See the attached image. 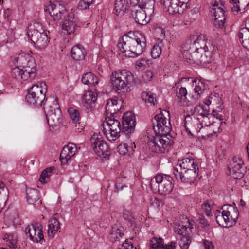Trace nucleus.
Listing matches in <instances>:
<instances>
[{
	"mask_svg": "<svg viewBox=\"0 0 249 249\" xmlns=\"http://www.w3.org/2000/svg\"><path fill=\"white\" fill-rule=\"evenodd\" d=\"M118 47L124 55L128 57H136L142 53L146 47L145 36L138 31H130L124 35L122 42L117 44Z\"/></svg>",
	"mask_w": 249,
	"mask_h": 249,
	"instance_id": "obj_1",
	"label": "nucleus"
},
{
	"mask_svg": "<svg viewBox=\"0 0 249 249\" xmlns=\"http://www.w3.org/2000/svg\"><path fill=\"white\" fill-rule=\"evenodd\" d=\"M43 109L50 130L58 129L62 124L63 118L57 97H47Z\"/></svg>",
	"mask_w": 249,
	"mask_h": 249,
	"instance_id": "obj_2",
	"label": "nucleus"
},
{
	"mask_svg": "<svg viewBox=\"0 0 249 249\" xmlns=\"http://www.w3.org/2000/svg\"><path fill=\"white\" fill-rule=\"evenodd\" d=\"M111 83L119 93L130 92L132 90L131 87L136 84L133 74L127 70L113 72Z\"/></svg>",
	"mask_w": 249,
	"mask_h": 249,
	"instance_id": "obj_3",
	"label": "nucleus"
},
{
	"mask_svg": "<svg viewBox=\"0 0 249 249\" xmlns=\"http://www.w3.org/2000/svg\"><path fill=\"white\" fill-rule=\"evenodd\" d=\"M27 35L32 43L39 49L45 48L49 43V38L42 25L39 22L34 21L28 28Z\"/></svg>",
	"mask_w": 249,
	"mask_h": 249,
	"instance_id": "obj_4",
	"label": "nucleus"
},
{
	"mask_svg": "<svg viewBox=\"0 0 249 249\" xmlns=\"http://www.w3.org/2000/svg\"><path fill=\"white\" fill-rule=\"evenodd\" d=\"M47 90V86L44 82L34 85L28 90V94L26 96L27 102L36 107L44 105L47 98L45 96Z\"/></svg>",
	"mask_w": 249,
	"mask_h": 249,
	"instance_id": "obj_5",
	"label": "nucleus"
},
{
	"mask_svg": "<svg viewBox=\"0 0 249 249\" xmlns=\"http://www.w3.org/2000/svg\"><path fill=\"white\" fill-rule=\"evenodd\" d=\"M154 2L153 0L139 1L138 3L132 4L133 6L131 9V16L135 22L140 25H146V12L151 14L154 11Z\"/></svg>",
	"mask_w": 249,
	"mask_h": 249,
	"instance_id": "obj_6",
	"label": "nucleus"
},
{
	"mask_svg": "<svg viewBox=\"0 0 249 249\" xmlns=\"http://www.w3.org/2000/svg\"><path fill=\"white\" fill-rule=\"evenodd\" d=\"M173 178L169 175L159 174L151 179L150 187L155 192H158L161 195L169 194L174 188Z\"/></svg>",
	"mask_w": 249,
	"mask_h": 249,
	"instance_id": "obj_7",
	"label": "nucleus"
},
{
	"mask_svg": "<svg viewBox=\"0 0 249 249\" xmlns=\"http://www.w3.org/2000/svg\"><path fill=\"white\" fill-rule=\"evenodd\" d=\"M173 143L172 137L169 134L155 133L153 140L149 143V149L153 152L163 153L166 148L172 145Z\"/></svg>",
	"mask_w": 249,
	"mask_h": 249,
	"instance_id": "obj_8",
	"label": "nucleus"
},
{
	"mask_svg": "<svg viewBox=\"0 0 249 249\" xmlns=\"http://www.w3.org/2000/svg\"><path fill=\"white\" fill-rule=\"evenodd\" d=\"M167 114L169 116L170 113L168 111L164 110L160 113L156 114L151 120L153 129L155 133L160 134H169L171 130V125L168 119V123L167 122V119L165 115Z\"/></svg>",
	"mask_w": 249,
	"mask_h": 249,
	"instance_id": "obj_9",
	"label": "nucleus"
},
{
	"mask_svg": "<svg viewBox=\"0 0 249 249\" xmlns=\"http://www.w3.org/2000/svg\"><path fill=\"white\" fill-rule=\"evenodd\" d=\"M101 135L94 133L90 138L92 147L100 158H108L110 154L107 143L102 139Z\"/></svg>",
	"mask_w": 249,
	"mask_h": 249,
	"instance_id": "obj_10",
	"label": "nucleus"
},
{
	"mask_svg": "<svg viewBox=\"0 0 249 249\" xmlns=\"http://www.w3.org/2000/svg\"><path fill=\"white\" fill-rule=\"evenodd\" d=\"M106 119L107 124L109 127L110 133L108 134L107 132V131L104 127V123L102 124L103 132L108 141H115L119 137L120 133L122 134V127H121L120 122L114 117L107 116L106 117Z\"/></svg>",
	"mask_w": 249,
	"mask_h": 249,
	"instance_id": "obj_11",
	"label": "nucleus"
},
{
	"mask_svg": "<svg viewBox=\"0 0 249 249\" xmlns=\"http://www.w3.org/2000/svg\"><path fill=\"white\" fill-rule=\"evenodd\" d=\"M188 0H161L163 8L169 14H181L187 8Z\"/></svg>",
	"mask_w": 249,
	"mask_h": 249,
	"instance_id": "obj_12",
	"label": "nucleus"
},
{
	"mask_svg": "<svg viewBox=\"0 0 249 249\" xmlns=\"http://www.w3.org/2000/svg\"><path fill=\"white\" fill-rule=\"evenodd\" d=\"M173 174L178 180L184 183H194L198 176V167H194L192 169L181 170V168L177 171H173Z\"/></svg>",
	"mask_w": 249,
	"mask_h": 249,
	"instance_id": "obj_13",
	"label": "nucleus"
},
{
	"mask_svg": "<svg viewBox=\"0 0 249 249\" xmlns=\"http://www.w3.org/2000/svg\"><path fill=\"white\" fill-rule=\"evenodd\" d=\"M206 36L202 34H194L189 36L187 42L192 46V50H199L200 53L205 52V50H209L210 42L206 41Z\"/></svg>",
	"mask_w": 249,
	"mask_h": 249,
	"instance_id": "obj_14",
	"label": "nucleus"
},
{
	"mask_svg": "<svg viewBox=\"0 0 249 249\" xmlns=\"http://www.w3.org/2000/svg\"><path fill=\"white\" fill-rule=\"evenodd\" d=\"M136 125L135 115L131 112H126L122 117V135H124L127 138L134 132Z\"/></svg>",
	"mask_w": 249,
	"mask_h": 249,
	"instance_id": "obj_15",
	"label": "nucleus"
},
{
	"mask_svg": "<svg viewBox=\"0 0 249 249\" xmlns=\"http://www.w3.org/2000/svg\"><path fill=\"white\" fill-rule=\"evenodd\" d=\"M78 21L77 13H75L73 9L67 15V17L61 25L62 29L66 31V33L70 34L72 33L77 32L80 27L77 25L76 23Z\"/></svg>",
	"mask_w": 249,
	"mask_h": 249,
	"instance_id": "obj_16",
	"label": "nucleus"
},
{
	"mask_svg": "<svg viewBox=\"0 0 249 249\" xmlns=\"http://www.w3.org/2000/svg\"><path fill=\"white\" fill-rule=\"evenodd\" d=\"M184 51L182 54L186 61L189 63H194L198 65L200 60V51L199 50H192V46L187 42L183 47Z\"/></svg>",
	"mask_w": 249,
	"mask_h": 249,
	"instance_id": "obj_17",
	"label": "nucleus"
},
{
	"mask_svg": "<svg viewBox=\"0 0 249 249\" xmlns=\"http://www.w3.org/2000/svg\"><path fill=\"white\" fill-rule=\"evenodd\" d=\"M203 123L204 121H203V120L200 121L198 118L196 117L193 115H188L185 117L184 119V126L186 130L188 132V133L191 135H193L191 130L197 131L199 128L202 127Z\"/></svg>",
	"mask_w": 249,
	"mask_h": 249,
	"instance_id": "obj_18",
	"label": "nucleus"
},
{
	"mask_svg": "<svg viewBox=\"0 0 249 249\" xmlns=\"http://www.w3.org/2000/svg\"><path fill=\"white\" fill-rule=\"evenodd\" d=\"M46 11H48L54 20H59L63 17H65L66 10L65 7L59 3H53L49 5Z\"/></svg>",
	"mask_w": 249,
	"mask_h": 249,
	"instance_id": "obj_19",
	"label": "nucleus"
},
{
	"mask_svg": "<svg viewBox=\"0 0 249 249\" xmlns=\"http://www.w3.org/2000/svg\"><path fill=\"white\" fill-rule=\"evenodd\" d=\"M25 232L27 235H29L30 239L34 242H38L44 240L43 231L37 225H28L25 228Z\"/></svg>",
	"mask_w": 249,
	"mask_h": 249,
	"instance_id": "obj_20",
	"label": "nucleus"
},
{
	"mask_svg": "<svg viewBox=\"0 0 249 249\" xmlns=\"http://www.w3.org/2000/svg\"><path fill=\"white\" fill-rule=\"evenodd\" d=\"M76 146L73 143L68 144L64 146L60 154V160L62 164H66L71 158L74 156Z\"/></svg>",
	"mask_w": 249,
	"mask_h": 249,
	"instance_id": "obj_21",
	"label": "nucleus"
},
{
	"mask_svg": "<svg viewBox=\"0 0 249 249\" xmlns=\"http://www.w3.org/2000/svg\"><path fill=\"white\" fill-rule=\"evenodd\" d=\"M36 66L35 61L32 58L27 61L26 65L21 66L23 71V80H27L29 78H34L36 77Z\"/></svg>",
	"mask_w": 249,
	"mask_h": 249,
	"instance_id": "obj_22",
	"label": "nucleus"
},
{
	"mask_svg": "<svg viewBox=\"0 0 249 249\" xmlns=\"http://www.w3.org/2000/svg\"><path fill=\"white\" fill-rule=\"evenodd\" d=\"M176 244L175 242L172 241L164 245L162 238L154 237L151 240L150 249H175Z\"/></svg>",
	"mask_w": 249,
	"mask_h": 249,
	"instance_id": "obj_23",
	"label": "nucleus"
},
{
	"mask_svg": "<svg viewBox=\"0 0 249 249\" xmlns=\"http://www.w3.org/2000/svg\"><path fill=\"white\" fill-rule=\"evenodd\" d=\"M194 167H198L195 160L192 158H184L181 160H178V163L174 166L173 171H177L181 168V170L192 169Z\"/></svg>",
	"mask_w": 249,
	"mask_h": 249,
	"instance_id": "obj_24",
	"label": "nucleus"
},
{
	"mask_svg": "<svg viewBox=\"0 0 249 249\" xmlns=\"http://www.w3.org/2000/svg\"><path fill=\"white\" fill-rule=\"evenodd\" d=\"M204 121L202 127L199 128V129L196 131L199 135V137L202 139H206L213 136V134L215 133V132L213 130L211 127V125L213 123L209 122L208 124L206 122L205 120Z\"/></svg>",
	"mask_w": 249,
	"mask_h": 249,
	"instance_id": "obj_25",
	"label": "nucleus"
},
{
	"mask_svg": "<svg viewBox=\"0 0 249 249\" xmlns=\"http://www.w3.org/2000/svg\"><path fill=\"white\" fill-rule=\"evenodd\" d=\"M228 169L232 177L235 179H241L244 177V169L240 163L234 162L231 164L228 167Z\"/></svg>",
	"mask_w": 249,
	"mask_h": 249,
	"instance_id": "obj_26",
	"label": "nucleus"
},
{
	"mask_svg": "<svg viewBox=\"0 0 249 249\" xmlns=\"http://www.w3.org/2000/svg\"><path fill=\"white\" fill-rule=\"evenodd\" d=\"M26 199L28 203L34 205H39L41 203L40 200L39 192L35 189L28 188L26 189Z\"/></svg>",
	"mask_w": 249,
	"mask_h": 249,
	"instance_id": "obj_27",
	"label": "nucleus"
},
{
	"mask_svg": "<svg viewBox=\"0 0 249 249\" xmlns=\"http://www.w3.org/2000/svg\"><path fill=\"white\" fill-rule=\"evenodd\" d=\"M97 94L92 91H88L83 95V102L84 106L88 109H91L94 107V104L97 101Z\"/></svg>",
	"mask_w": 249,
	"mask_h": 249,
	"instance_id": "obj_28",
	"label": "nucleus"
},
{
	"mask_svg": "<svg viewBox=\"0 0 249 249\" xmlns=\"http://www.w3.org/2000/svg\"><path fill=\"white\" fill-rule=\"evenodd\" d=\"M120 109V106L118 105V100L116 99H109L107 101L106 111L107 117H114V115L116 114Z\"/></svg>",
	"mask_w": 249,
	"mask_h": 249,
	"instance_id": "obj_29",
	"label": "nucleus"
},
{
	"mask_svg": "<svg viewBox=\"0 0 249 249\" xmlns=\"http://www.w3.org/2000/svg\"><path fill=\"white\" fill-rule=\"evenodd\" d=\"M128 2L125 0H115L114 13L117 16L122 17L128 10Z\"/></svg>",
	"mask_w": 249,
	"mask_h": 249,
	"instance_id": "obj_30",
	"label": "nucleus"
},
{
	"mask_svg": "<svg viewBox=\"0 0 249 249\" xmlns=\"http://www.w3.org/2000/svg\"><path fill=\"white\" fill-rule=\"evenodd\" d=\"M71 54L73 59L80 61L85 58L87 54V52L81 45H77L72 48Z\"/></svg>",
	"mask_w": 249,
	"mask_h": 249,
	"instance_id": "obj_31",
	"label": "nucleus"
},
{
	"mask_svg": "<svg viewBox=\"0 0 249 249\" xmlns=\"http://www.w3.org/2000/svg\"><path fill=\"white\" fill-rule=\"evenodd\" d=\"M240 42L243 46L247 49L249 47V26L246 24L245 28H241L238 33Z\"/></svg>",
	"mask_w": 249,
	"mask_h": 249,
	"instance_id": "obj_32",
	"label": "nucleus"
},
{
	"mask_svg": "<svg viewBox=\"0 0 249 249\" xmlns=\"http://www.w3.org/2000/svg\"><path fill=\"white\" fill-rule=\"evenodd\" d=\"M60 228V223L56 218H53L49 221L48 235L53 238Z\"/></svg>",
	"mask_w": 249,
	"mask_h": 249,
	"instance_id": "obj_33",
	"label": "nucleus"
},
{
	"mask_svg": "<svg viewBox=\"0 0 249 249\" xmlns=\"http://www.w3.org/2000/svg\"><path fill=\"white\" fill-rule=\"evenodd\" d=\"M194 113L201 116L203 118L210 120L211 114L209 113V107H206L204 105L196 106L194 108Z\"/></svg>",
	"mask_w": 249,
	"mask_h": 249,
	"instance_id": "obj_34",
	"label": "nucleus"
},
{
	"mask_svg": "<svg viewBox=\"0 0 249 249\" xmlns=\"http://www.w3.org/2000/svg\"><path fill=\"white\" fill-rule=\"evenodd\" d=\"M81 81L83 83L89 86H94L99 82L98 78L91 72H87L84 74Z\"/></svg>",
	"mask_w": 249,
	"mask_h": 249,
	"instance_id": "obj_35",
	"label": "nucleus"
},
{
	"mask_svg": "<svg viewBox=\"0 0 249 249\" xmlns=\"http://www.w3.org/2000/svg\"><path fill=\"white\" fill-rule=\"evenodd\" d=\"M209 47V50H205V52L200 53L198 65L204 66L211 62L212 60V52L213 47V46H210Z\"/></svg>",
	"mask_w": 249,
	"mask_h": 249,
	"instance_id": "obj_36",
	"label": "nucleus"
},
{
	"mask_svg": "<svg viewBox=\"0 0 249 249\" xmlns=\"http://www.w3.org/2000/svg\"><path fill=\"white\" fill-rule=\"evenodd\" d=\"M142 99L146 103H150L151 105H155L156 104V96L155 94H153L149 92H143L142 93L141 96Z\"/></svg>",
	"mask_w": 249,
	"mask_h": 249,
	"instance_id": "obj_37",
	"label": "nucleus"
},
{
	"mask_svg": "<svg viewBox=\"0 0 249 249\" xmlns=\"http://www.w3.org/2000/svg\"><path fill=\"white\" fill-rule=\"evenodd\" d=\"M226 214L221 212V210H219L215 214L216 221L219 226L223 227H227V225H231L230 223H226ZM228 222H227V223Z\"/></svg>",
	"mask_w": 249,
	"mask_h": 249,
	"instance_id": "obj_38",
	"label": "nucleus"
},
{
	"mask_svg": "<svg viewBox=\"0 0 249 249\" xmlns=\"http://www.w3.org/2000/svg\"><path fill=\"white\" fill-rule=\"evenodd\" d=\"M54 169L55 167L54 166H52L44 170L40 175V178L39 179V181L42 184L46 183L49 179L50 175H49V173H51Z\"/></svg>",
	"mask_w": 249,
	"mask_h": 249,
	"instance_id": "obj_39",
	"label": "nucleus"
},
{
	"mask_svg": "<svg viewBox=\"0 0 249 249\" xmlns=\"http://www.w3.org/2000/svg\"><path fill=\"white\" fill-rule=\"evenodd\" d=\"M230 1L232 2L233 5V6L231 8L232 11L236 13L240 11V7L245 8L249 3V2L248 1L244 2L243 0H231Z\"/></svg>",
	"mask_w": 249,
	"mask_h": 249,
	"instance_id": "obj_40",
	"label": "nucleus"
},
{
	"mask_svg": "<svg viewBox=\"0 0 249 249\" xmlns=\"http://www.w3.org/2000/svg\"><path fill=\"white\" fill-rule=\"evenodd\" d=\"M23 70L21 66H17L12 69L11 76L13 78L20 80H23Z\"/></svg>",
	"mask_w": 249,
	"mask_h": 249,
	"instance_id": "obj_41",
	"label": "nucleus"
},
{
	"mask_svg": "<svg viewBox=\"0 0 249 249\" xmlns=\"http://www.w3.org/2000/svg\"><path fill=\"white\" fill-rule=\"evenodd\" d=\"M174 231L177 234L181 235V237L189 235L188 227L181 224L175 226L174 228Z\"/></svg>",
	"mask_w": 249,
	"mask_h": 249,
	"instance_id": "obj_42",
	"label": "nucleus"
},
{
	"mask_svg": "<svg viewBox=\"0 0 249 249\" xmlns=\"http://www.w3.org/2000/svg\"><path fill=\"white\" fill-rule=\"evenodd\" d=\"M3 240L7 242V244L10 248H15L17 244V237L14 234H5L3 237Z\"/></svg>",
	"mask_w": 249,
	"mask_h": 249,
	"instance_id": "obj_43",
	"label": "nucleus"
},
{
	"mask_svg": "<svg viewBox=\"0 0 249 249\" xmlns=\"http://www.w3.org/2000/svg\"><path fill=\"white\" fill-rule=\"evenodd\" d=\"M193 83H195L196 86L194 90L196 93H197V98L200 96V94L202 93V90H204L205 86L202 82L198 79H194Z\"/></svg>",
	"mask_w": 249,
	"mask_h": 249,
	"instance_id": "obj_44",
	"label": "nucleus"
},
{
	"mask_svg": "<svg viewBox=\"0 0 249 249\" xmlns=\"http://www.w3.org/2000/svg\"><path fill=\"white\" fill-rule=\"evenodd\" d=\"M68 112L73 123H77L79 121L80 114L78 110L74 109L73 108H70L68 110Z\"/></svg>",
	"mask_w": 249,
	"mask_h": 249,
	"instance_id": "obj_45",
	"label": "nucleus"
},
{
	"mask_svg": "<svg viewBox=\"0 0 249 249\" xmlns=\"http://www.w3.org/2000/svg\"><path fill=\"white\" fill-rule=\"evenodd\" d=\"M191 242V239L189 235L182 236L179 242V246L181 249H188Z\"/></svg>",
	"mask_w": 249,
	"mask_h": 249,
	"instance_id": "obj_46",
	"label": "nucleus"
},
{
	"mask_svg": "<svg viewBox=\"0 0 249 249\" xmlns=\"http://www.w3.org/2000/svg\"><path fill=\"white\" fill-rule=\"evenodd\" d=\"M9 191L5 184L0 181V198H3V200H8Z\"/></svg>",
	"mask_w": 249,
	"mask_h": 249,
	"instance_id": "obj_47",
	"label": "nucleus"
},
{
	"mask_svg": "<svg viewBox=\"0 0 249 249\" xmlns=\"http://www.w3.org/2000/svg\"><path fill=\"white\" fill-rule=\"evenodd\" d=\"M187 94V90L184 87H181L178 91L176 92V97L178 101L181 102L184 101L186 99Z\"/></svg>",
	"mask_w": 249,
	"mask_h": 249,
	"instance_id": "obj_48",
	"label": "nucleus"
},
{
	"mask_svg": "<svg viewBox=\"0 0 249 249\" xmlns=\"http://www.w3.org/2000/svg\"><path fill=\"white\" fill-rule=\"evenodd\" d=\"M94 0H81L78 5V8L80 10H83L89 8Z\"/></svg>",
	"mask_w": 249,
	"mask_h": 249,
	"instance_id": "obj_49",
	"label": "nucleus"
},
{
	"mask_svg": "<svg viewBox=\"0 0 249 249\" xmlns=\"http://www.w3.org/2000/svg\"><path fill=\"white\" fill-rule=\"evenodd\" d=\"M161 53V49L159 45L155 44L151 49V55L152 58L156 59L160 56Z\"/></svg>",
	"mask_w": 249,
	"mask_h": 249,
	"instance_id": "obj_50",
	"label": "nucleus"
},
{
	"mask_svg": "<svg viewBox=\"0 0 249 249\" xmlns=\"http://www.w3.org/2000/svg\"><path fill=\"white\" fill-rule=\"evenodd\" d=\"M235 215L233 216L232 215H231V213H230L229 215H228V214H226V222H228L227 223H230L231 225H227V227H230L232 226L233 225L235 224L236 223V220L238 218V211L236 210V212H235Z\"/></svg>",
	"mask_w": 249,
	"mask_h": 249,
	"instance_id": "obj_51",
	"label": "nucleus"
},
{
	"mask_svg": "<svg viewBox=\"0 0 249 249\" xmlns=\"http://www.w3.org/2000/svg\"><path fill=\"white\" fill-rule=\"evenodd\" d=\"M111 238L113 239L114 241H117V239L120 237H122L124 235L123 231L118 228H112L111 231Z\"/></svg>",
	"mask_w": 249,
	"mask_h": 249,
	"instance_id": "obj_52",
	"label": "nucleus"
},
{
	"mask_svg": "<svg viewBox=\"0 0 249 249\" xmlns=\"http://www.w3.org/2000/svg\"><path fill=\"white\" fill-rule=\"evenodd\" d=\"M214 18L220 19L221 17L225 18L224 8H215L213 12Z\"/></svg>",
	"mask_w": 249,
	"mask_h": 249,
	"instance_id": "obj_53",
	"label": "nucleus"
},
{
	"mask_svg": "<svg viewBox=\"0 0 249 249\" xmlns=\"http://www.w3.org/2000/svg\"><path fill=\"white\" fill-rule=\"evenodd\" d=\"M222 211L221 212L222 213L227 214H228V215H229L230 213H231V211H233L234 212H236V209L232 207V206L231 205H224L222 208H221Z\"/></svg>",
	"mask_w": 249,
	"mask_h": 249,
	"instance_id": "obj_54",
	"label": "nucleus"
},
{
	"mask_svg": "<svg viewBox=\"0 0 249 249\" xmlns=\"http://www.w3.org/2000/svg\"><path fill=\"white\" fill-rule=\"evenodd\" d=\"M199 224L206 230H209V223L204 215H199L198 217Z\"/></svg>",
	"mask_w": 249,
	"mask_h": 249,
	"instance_id": "obj_55",
	"label": "nucleus"
},
{
	"mask_svg": "<svg viewBox=\"0 0 249 249\" xmlns=\"http://www.w3.org/2000/svg\"><path fill=\"white\" fill-rule=\"evenodd\" d=\"M123 217L125 220H127L130 224H133V217H132V215L129 211L124 210Z\"/></svg>",
	"mask_w": 249,
	"mask_h": 249,
	"instance_id": "obj_56",
	"label": "nucleus"
},
{
	"mask_svg": "<svg viewBox=\"0 0 249 249\" xmlns=\"http://www.w3.org/2000/svg\"><path fill=\"white\" fill-rule=\"evenodd\" d=\"M226 18H224L222 17H221L220 19L214 18V24L217 28H222L224 27V21Z\"/></svg>",
	"mask_w": 249,
	"mask_h": 249,
	"instance_id": "obj_57",
	"label": "nucleus"
},
{
	"mask_svg": "<svg viewBox=\"0 0 249 249\" xmlns=\"http://www.w3.org/2000/svg\"><path fill=\"white\" fill-rule=\"evenodd\" d=\"M127 144L124 143V144H120L118 147L117 149L118 152L120 154L125 155L127 154L128 151L127 150Z\"/></svg>",
	"mask_w": 249,
	"mask_h": 249,
	"instance_id": "obj_58",
	"label": "nucleus"
},
{
	"mask_svg": "<svg viewBox=\"0 0 249 249\" xmlns=\"http://www.w3.org/2000/svg\"><path fill=\"white\" fill-rule=\"evenodd\" d=\"M153 76V72L151 71H146L142 75V77L145 82H149Z\"/></svg>",
	"mask_w": 249,
	"mask_h": 249,
	"instance_id": "obj_59",
	"label": "nucleus"
},
{
	"mask_svg": "<svg viewBox=\"0 0 249 249\" xmlns=\"http://www.w3.org/2000/svg\"><path fill=\"white\" fill-rule=\"evenodd\" d=\"M202 208L205 210L206 214L210 216L211 214V206L208 202H205L202 205Z\"/></svg>",
	"mask_w": 249,
	"mask_h": 249,
	"instance_id": "obj_60",
	"label": "nucleus"
},
{
	"mask_svg": "<svg viewBox=\"0 0 249 249\" xmlns=\"http://www.w3.org/2000/svg\"><path fill=\"white\" fill-rule=\"evenodd\" d=\"M123 249H136V248L134 247L131 242H128L126 239L124 243L122 244Z\"/></svg>",
	"mask_w": 249,
	"mask_h": 249,
	"instance_id": "obj_61",
	"label": "nucleus"
},
{
	"mask_svg": "<svg viewBox=\"0 0 249 249\" xmlns=\"http://www.w3.org/2000/svg\"><path fill=\"white\" fill-rule=\"evenodd\" d=\"M224 3L221 0H215L213 4V10L214 11L215 8H224Z\"/></svg>",
	"mask_w": 249,
	"mask_h": 249,
	"instance_id": "obj_62",
	"label": "nucleus"
},
{
	"mask_svg": "<svg viewBox=\"0 0 249 249\" xmlns=\"http://www.w3.org/2000/svg\"><path fill=\"white\" fill-rule=\"evenodd\" d=\"M136 148V145L134 143L131 142L130 145L127 144V150L128 151V155H131L134 152V148Z\"/></svg>",
	"mask_w": 249,
	"mask_h": 249,
	"instance_id": "obj_63",
	"label": "nucleus"
},
{
	"mask_svg": "<svg viewBox=\"0 0 249 249\" xmlns=\"http://www.w3.org/2000/svg\"><path fill=\"white\" fill-rule=\"evenodd\" d=\"M160 201L157 198H154L151 200V205L155 208H158L160 205Z\"/></svg>",
	"mask_w": 249,
	"mask_h": 249,
	"instance_id": "obj_64",
	"label": "nucleus"
}]
</instances>
